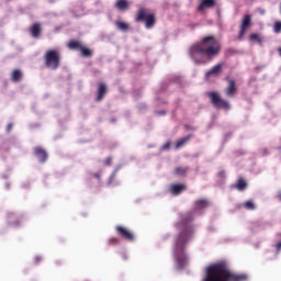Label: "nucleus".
I'll use <instances>...</instances> for the list:
<instances>
[{"label": "nucleus", "mask_w": 281, "mask_h": 281, "mask_svg": "<svg viewBox=\"0 0 281 281\" xmlns=\"http://www.w3.org/2000/svg\"><path fill=\"white\" fill-rule=\"evenodd\" d=\"M278 52H279V56H281V47L278 49Z\"/></svg>", "instance_id": "obj_36"}, {"label": "nucleus", "mask_w": 281, "mask_h": 281, "mask_svg": "<svg viewBox=\"0 0 281 281\" xmlns=\"http://www.w3.org/2000/svg\"><path fill=\"white\" fill-rule=\"evenodd\" d=\"M106 91H108L106 83L100 82L98 85L95 101L102 102V100H104V95H106Z\"/></svg>", "instance_id": "obj_12"}, {"label": "nucleus", "mask_w": 281, "mask_h": 281, "mask_svg": "<svg viewBox=\"0 0 281 281\" xmlns=\"http://www.w3.org/2000/svg\"><path fill=\"white\" fill-rule=\"evenodd\" d=\"M108 245L110 246L120 245V239L117 237H112L108 240Z\"/></svg>", "instance_id": "obj_27"}, {"label": "nucleus", "mask_w": 281, "mask_h": 281, "mask_svg": "<svg viewBox=\"0 0 281 281\" xmlns=\"http://www.w3.org/2000/svg\"><path fill=\"white\" fill-rule=\"evenodd\" d=\"M161 150H170V142H167L165 145H162Z\"/></svg>", "instance_id": "obj_29"}, {"label": "nucleus", "mask_w": 281, "mask_h": 281, "mask_svg": "<svg viewBox=\"0 0 281 281\" xmlns=\"http://www.w3.org/2000/svg\"><path fill=\"white\" fill-rule=\"evenodd\" d=\"M95 179H100V173H94Z\"/></svg>", "instance_id": "obj_34"}, {"label": "nucleus", "mask_w": 281, "mask_h": 281, "mask_svg": "<svg viewBox=\"0 0 281 281\" xmlns=\"http://www.w3.org/2000/svg\"><path fill=\"white\" fill-rule=\"evenodd\" d=\"M249 41H256L259 45H262V37L258 33H251L249 35Z\"/></svg>", "instance_id": "obj_24"}, {"label": "nucleus", "mask_w": 281, "mask_h": 281, "mask_svg": "<svg viewBox=\"0 0 281 281\" xmlns=\"http://www.w3.org/2000/svg\"><path fill=\"white\" fill-rule=\"evenodd\" d=\"M276 198L278 199V201L281 202V191H279V192L277 193Z\"/></svg>", "instance_id": "obj_32"}, {"label": "nucleus", "mask_w": 281, "mask_h": 281, "mask_svg": "<svg viewBox=\"0 0 281 281\" xmlns=\"http://www.w3.org/2000/svg\"><path fill=\"white\" fill-rule=\"evenodd\" d=\"M273 32L274 34H280L281 32V22L280 21H277L273 25Z\"/></svg>", "instance_id": "obj_26"}, {"label": "nucleus", "mask_w": 281, "mask_h": 281, "mask_svg": "<svg viewBox=\"0 0 281 281\" xmlns=\"http://www.w3.org/2000/svg\"><path fill=\"white\" fill-rule=\"evenodd\" d=\"M136 23H145L146 30H151V27H155V23H157V18L155 16V13L148 12L147 9L140 8L135 16Z\"/></svg>", "instance_id": "obj_5"}, {"label": "nucleus", "mask_w": 281, "mask_h": 281, "mask_svg": "<svg viewBox=\"0 0 281 281\" xmlns=\"http://www.w3.org/2000/svg\"><path fill=\"white\" fill-rule=\"evenodd\" d=\"M216 0H201L198 7L199 12H203L204 10L215 8Z\"/></svg>", "instance_id": "obj_14"}, {"label": "nucleus", "mask_w": 281, "mask_h": 281, "mask_svg": "<svg viewBox=\"0 0 281 281\" xmlns=\"http://www.w3.org/2000/svg\"><path fill=\"white\" fill-rule=\"evenodd\" d=\"M60 50L58 49H48L44 54V65L46 69H52L53 71H56L58 67H60Z\"/></svg>", "instance_id": "obj_4"}, {"label": "nucleus", "mask_w": 281, "mask_h": 281, "mask_svg": "<svg viewBox=\"0 0 281 281\" xmlns=\"http://www.w3.org/2000/svg\"><path fill=\"white\" fill-rule=\"evenodd\" d=\"M81 48H82V43H80L79 41L71 40L68 43V49H76L77 52H80Z\"/></svg>", "instance_id": "obj_20"}, {"label": "nucleus", "mask_w": 281, "mask_h": 281, "mask_svg": "<svg viewBox=\"0 0 281 281\" xmlns=\"http://www.w3.org/2000/svg\"><path fill=\"white\" fill-rule=\"evenodd\" d=\"M115 231L117 236L122 237L123 240H127L128 243H133L135 240V234L128 231V228L124 226H116Z\"/></svg>", "instance_id": "obj_8"}, {"label": "nucleus", "mask_w": 281, "mask_h": 281, "mask_svg": "<svg viewBox=\"0 0 281 281\" xmlns=\"http://www.w3.org/2000/svg\"><path fill=\"white\" fill-rule=\"evenodd\" d=\"M33 153L40 159L41 164H45V161H47V150L43 147H34Z\"/></svg>", "instance_id": "obj_11"}, {"label": "nucleus", "mask_w": 281, "mask_h": 281, "mask_svg": "<svg viewBox=\"0 0 281 281\" xmlns=\"http://www.w3.org/2000/svg\"><path fill=\"white\" fill-rule=\"evenodd\" d=\"M247 276L236 274L229 269L227 261H220L206 268V274L202 281H245Z\"/></svg>", "instance_id": "obj_3"}, {"label": "nucleus", "mask_w": 281, "mask_h": 281, "mask_svg": "<svg viewBox=\"0 0 281 281\" xmlns=\"http://www.w3.org/2000/svg\"><path fill=\"white\" fill-rule=\"evenodd\" d=\"M221 74H223V64H216L215 66H213L210 70H207L204 74V78L206 80H210V78H214L216 76H221Z\"/></svg>", "instance_id": "obj_9"}, {"label": "nucleus", "mask_w": 281, "mask_h": 281, "mask_svg": "<svg viewBox=\"0 0 281 281\" xmlns=\"http://www.w3.org/2000/svg\"><path fill=\"white\" fill-rule=\"evenodd\" d=\"M234 188L239 192H243L244 190H247V181L244 178H239Z\"/></svg>", "instance_id": "obj_18"}, {"label": "nucleus", "mask_w": 281, "mask_h": 281, "mask_svg": "<svg viewBox=\"0 0 281 281\" xmlns=\"http://www.w3.org/2000/svg\"><path fill=\"white\" fill-rule=\"evenodd\" d=\"M184 128H186L187 131H189V128H192V127H190V125H184Z\"/></svg>", "instance_id": "obj_35"}, {"label": "nucleus", "mask_w": 281, "mask_h": 281, "mask_svg": "<svg viewBox=\"0 0 281 281\" xmlns=\"http://www.w3.org/2000/svg\"><path fill=\"white\" fill-rule=\"evenodd\" d=\"M278 236H280V237H281V233H279V234H278Z\"/></svg>", "instance_id": "obj_39"}, {"label": "nucleus", "mask_w": 281, "mask_h": 281, "mask_svg": "<svg viewBox=\"0 0 281 281\" xmlns=\"http://www.w3.org/2000/svg\"><path fill=\"white\" fill-rule=\"evenodd\" d=\"M115 25H116L117 30H121V32H128V30L131 27L128 25V23L122 22V21H116Z\"/></svg>", "instance_id": "obj_22"}, {"label": "nucleus", "mask_w": 281, "mask_h": 281, "mask_svg": "<svg viewBox=\"0 0 281 281\" xmlns=\"http://www.w3.org/2000/svg\"><path fill=\"white\" fill-rule=\"evenodd\" d=\"M244 207L246 210H256V204H254V201L249 200L244 203Z\"/></svg>", "instance_id": "obj_25"}, {"label": "nucleus", "mask_w": 281, "mask_h": 281, "mask_svg": "<svg viewBox=\"0 0 281 281\" xmlns=\"http://www.w3.org/2000/svg\"><path fill=\"white\" fill-rule=\"evenodd\" d=\"M12 128H13L12 123H9L7 126V133H10V131H12Z\"/></svg>", "instance_id": "obj_31"}, {"label": "nucleus", "mask_w": 281, "mask_h": 281, "mask_svg": "<svg viewBox=\"0 0 281 281\" xmlns=\"http://www.w3.org/2000/svg\"><path fill=\"white\" fill-rule=\"evenodd\" d=\"M161 115H166V112H160Z\"/></svg>", "instance_id": "obj_37"}, {"label": "nucleus", "mask_w": 281, "mask_h": 281, "mask_svg": "<svg viewBox=\"0 0 281 281\" xmlns=\"http://www.w3.org/2000/svg\"><path fill=\"white\" fill-rule=\"evenodd\" d=\"M186 190H188V187L184 183H173L169 186V192L173 196H179V194H181V192H186Z\"/></svg>", "instance_id": "obj_10"}, {"label": "nucleus", "mask_w": 281, "mask_h": 281, "mask_svg": "<svg viewBox=\"0 0 281 281\" xmlns=\"http://www.w3.org/2000/svg\"><path fill=\"white\" fill-rule=\"evenodd\" d=\"M111 164H113V158L108 157V158L104 160V166H111Z\"/></svg>", "instance_id": "obj_28"}, {"label": "nucleus", "mask_w": 281, "mask_h": 281, "mask_svg": "<svg viewBox=\"0 0 281 281\" xmlns=\"http://www.w3.org/2000/svg\"><path fill=\"white\" fill-rule=\"evenodd\" d=\"M187 172H188L187 167H176L175 168V175H177L178 177H183V176H186Z\"/></svg>", "instance_id": "obj_23"}, {"label": "nucleus", "mask_w": 281, "mask_h": 281, "mask_svg": "<svg viewBox=\"0 0 281 281\" xmlns=\"http://www.w3.org/2000/svg\"><path fill=\"white\" fill-rule=\"evenodd\" d=\"M12 82H21L23 80V71L21 69H14L11 74Z\"/></svg>", "instance_id": "obj_16"}, {"label": "nucleus", "mask_w": 281, "mask_h": 281, "mask_svg": "<svg viewBox=\"0 0 281 281\" xmlns=\"http://www.w3.org/2000/svg\"><path fill=\"white\" fill-rule=\"evenodd\" d=\"M237 88H236V81L233 79L228 80V86L225 89V94L227 98H234L236 95Z\"/></svg>", "instance_id": "obj_13"}, {"label": "nucleus", "mask_w": 281, "mask_h": 281, "mask_svg": "<svg viewBox=\"0 0 281 281\" xmlns=\"http://www.w3.org/2000/svg\"><path fill=\"white\" fill-rule=\"evenodd\" d=\"M207 98L210 99L211 104L215 106V109H224V111H229L232 105L227 100L221 98V94L216 91H210L206 93Z\"/></svg>", "instance_id": "obj_6"}, {"label": "nucleus", "mask_w": 281, "mask_h": 281, "mask_svg": "<svg viewBox=\"0 0 281 281\" xmlns=\"http://www.w3.org/2000/svg\"><path fill=\"white\" fill-rule=\"evenodd\" d=\"M223 52V45L214 35H206L200 42L192 44L188 49V55L194 65H207L212 63Z\"/></svg>", "instance_id": "obj_2"}, {"label": "nucleus", "mask_w": 281, "mask_h": 281, "mask_svg": "<svg viewBox=\"0 0 281 281\" xmlns=\"http://www.w3.org/2000/svg\"><path fill=\"white\" fill-rule=\"evenodd\" d=\"M116 10H128V1L126 0H117L115 3Z\"/></svg>", "instance_id": "obj_21"}, {"label": "nucleus", "mask_w": 281, "mask_h": 281, "mask_svg": "<svg viewBox=\"0 0 281 281\" xmlns=\"http://www.w3.org/2000/svg\"><path fill=\"white\" fill-rule=\"evenodd\" d=\"M249 27H251V15L246 14V15H244V18L241 20V24L239 26L238 41H243V38L245 37V34H246L247 30H249Z\"/></svg>", "instance_id": "obj_7"}, {"label": "nucleus", "mask_w": 281, "mask_h": 281, "mask_svg": "<svg viewBox=\"0 0 281 281\" xmlns=\"http://www.w3.org/2000/svg\"><path fill=\"white\" fill-rule=\"evenodd\" d=\"M43 32V29L41 27L40 23H34L30 27V34L33 38H38Z\"/></svg>", "instance_id": "obj_15"}, {"label": "nucleus", "mask_w": 281, "mask_h": 281, "mask_svg": "<svg viewBox=\"0 0 281 281\" xmlns=\"http://www.w3.org/2000/svg\"><path fill=\"white\" fill-rule=\"evenodd\" d=\"M192 137V134H189L186 137H182L176 142V149L179 150V148H183V146L187 145L188 142H190V138Z\"/></svg>", "instance_id": "obj_17"}, {"label": "nucleus", "mask_w": 281, "mask_h": 281, "mask_svg": "<svg viewBox=\"0 0 281 281\" xmlns=\"http://www.w3.org/2000/svg\"><path fill=\"white\" fill-rule=\"evenodd\" d=\"M95 74H100V70H95Z\"/></svg>", "instance_id": "obj_38"}, {"label": "nucleus", "mask_w": 281, "mask_h": 281, "mask_svg": "<svg viewBox=\"0 0 281 281\" xmlns=\"http://www.w3.org/2000/svg\"><path fill=\"white\" fill-rule=\"evenodd\" d=\"M41 260H43V258H41V257H35V262H36V265H38V262H41Z\"/></svg>", "instance_id": "obj_33"}, {"label": "nucleus", "mask_w": 281, "mask_h": 281, "mask_svg": "<svg viewBox=\"0 0 281 281\" xmlns=\"http://www.w3.org/2000/svg\"><path fill=\"white\" fill-rule=\"evenodd\" d=\"M276 249H277V254H280V251H281V241H279L277 244Z\"/></svg>", "instance_id": "obj_30"}, {"label": "nucleus", "mask_w": 281, "mask_h": 281, "mask_svg": "<svg viewBox=\"0 0 281 281\" xmlns=\"http://www.w3.org/2000/svg\"><path fill=\"white\" fill-rule=\"evenodd\" d=\"M79 52L83 58H91V56H93V50L85 45L81 46Z\"/></svg>", "instance_id": "obj_19"}, {"label": "nucleus", "mask_w": 281, "mask_h": 281, "mask_svg": "<svg viewBox=\"0 0 281 281\" xmlns=\"http://www.w3.org/2000/svg\"><path fill=\"white\" fill-rule=\"evenodd\" d=\"M210 206V202L205 199H200L194 202L192 211L179 214V222L176 227L179 229V236L176 241L175 260L178 269H184L188 265V256L186 255V243L194 236V214L203 212V210Z\"/></svg>", "instance_id": "obj_1"}]
</instances>
